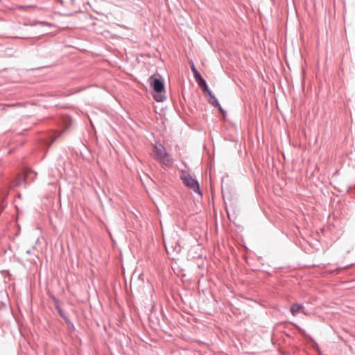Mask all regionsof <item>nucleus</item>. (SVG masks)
I'll use <instances>...</instances> for the list:
<instances>
[{
  "label": "nucleus",
  "mask_w": 355,
  "mask_h": 355,
  "mask_svg": "<svg viewBox=\"0 0 355 355\" xmlns=\"http://www.w3.org/2000/svg\"><path fill=\"white\" fill-rule=\"evenodd\" d=\"M149 83L151 87L153 88L155 94H154V98L157 102H162L165 99V91L164 85L162 80L160 78L156 77L155 75L152 76L149 78Z\"/></svg>",
  "instance_id": "f03ea898"
},
{
  "label": "nucleus",
  "mask_w": 355,
  "mask_h": 355,
  "mask_svg": "<svg viewBox=\"0 0 355 355\" xmlns=\"http://www.w3.org/2000/svg\"><path fill=\"white\" fill-rule=\"evenodd\" d=\"M206 97L208 99V101L209 103L214 105V106H216V107H218V110L220 111V112L223 115V116H225V110L221 107V106L220 105V104L218 103L217 99L216 98V97L212 94L211 92H209V94L205 95Z\"/></svg>",
  "instance_id": "20e7f679"
},
{
  "label": "nucleus",
  "mask_w": 355,
  "mask_h": 355,
  "mask_svg": "<svg viewBox=\"0 0 355 355\" xmlns=\"http://www.w3.org/2000/svg\"><path fill=\"white\" fill-rule=\"evenodd\" d=\"M304 306L300 304H293L291 306V313L293 316H295L298 313L302 312L305 315L306 313L304 311Z\"/></svg>",
  "instance_id": "39448f33"
},
{
  "label": "nucleus",
  "mask_w": 355,
  "mask_h": 355,
  "mask_svg": "<svg viewBox=\"0 0 355 355\" xmlns=\"http://www.w3.org/2000/svg\"><path fill=\"white\" fill-rule=\"evenodd\" d=\"M191 71L193 73V76L194 77H198L199 76H200V74L199 73V72L198 71V70L196 69L194 64L192 62L191 64Z\"/></svg>",
  "instance_id": "423d86ee"
},
{
  "label": "nucleus",
  "mask_w": 355,
  "mask_h": 355,
  "mask_svg": "<svg viewBox=\"0 0 355 355\" xmlns=\"http://www.w3.org/2000/svg\"><path fill=\"white\" fill-rule=\"evenodd\" d=\"M154 159L159 161L162 165L166 167H171L173 160L171 155L166 151L165 148L161 144L154 146L153 155Z\"/></svg>",
  "instance_id": "f257e3e1"
},
{
  "label": "nucleus",
  "mask_w": 355,
  "mask_h": 355,
  "mask_svg": "<svg viewBox=\"0 0 355 355\" xmlns=\"http://www.w3.org/2000/svg\"><path fill=\"white\" fill-rule=\"evenodd\" d=\"M202 87L203 88V91H204V92H205V95L208 94H209V92H211V91L209 89V88H208V87H207V83H206V84H205V85H203V86H202Z\"/></svg>",
  "instance_id": "0eeeda50"
},
{
  "label": "nucleus",
  "mask_w": 355,
  "mask_h": 355,
  "mask_svg": "<svg viewBox=\"0 0 355 355\" xmlns=\"http://www.w3.org/2000/svg\"><path fill=\"white\" fill-rule=\"evenodd\" d=\"M202 87L203 88V91H204V92H205V95L208 94H209V92H211V91L209 89V88H208V87H207V83H206V84H205V85H203V86H202Z\"/></svg>",
  "instance_id": "6e6552de"
},
{
  "label": "nucleus",
  "mask_w": 355,
  "mask_h": 355,
  "mask_svg": "<svg viewBox=\"0 0 355 355\" xmlns=\"http://www.w3.org/2000/svg\"><path fill=\"white\" fill-rule=\"evenodd\" d=\"M195 78H196V81L198 82V83H202L204 80V79L202 78L201 76H199L198 77H196Z\"/></svg>",
  "instance_id": "1a4fd4ad"
},
{
  "label": "nucleus",
  "mask_w": 355,
  "mask_h": 355,
  "mask_svg": "<svg viewBox=\"0 0 355 355\" xmlns=\"http://www.w3.org/2000/svg\"><path fill=\"white\" fill-rule=\"evenodd\" d=\"M180 177L185 186L200 196L202 195L198 182L189 173L182 171Z\"/></svg>",
  "instance_id": "7ed1b4c3"
},
{
  "label": "nucleus",
  "mask_w": 355,
  "mask_h": 355,
  "mask_svg": "<svg viewBox=\"0 0 355 355\" xmlns=\"http://www.w3.org/2000/svg\"><path fill=\"white\" fill-rule=\"evenodd\" d=\"M205 84H206V82H205V80H204L202 83H198V85H199L200 87L203 86V85H205Z\"/></svg>",
  "instance_id": "9d476101"
}]
</instances>
